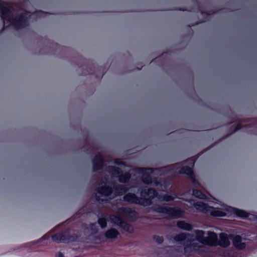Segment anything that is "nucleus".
I'll list each match as a JSON object with an SVG mask.
<instances>
[{
	"mask_svg": "<svg viewBox=\"0 0 257 257\" xmlns=\"http://www.w3.org/2000/svg\"><path fill=\"white\" fill-rule=\"evenodd\" d=\"M123 196V200L128 203L139 204L143 206H149L153 199L169 202L177 198L175 194H159L156 190L148 188L146 186L139 185L129 189L122 186L116 187L107 179L102 181L99 185L96 194V200L99 202H107L117 196Z\"/></svg>",
	"mask_w": 257,
	"mask_h": 257,
	"instance_id": "1",
	"label": "nucleus"
},
{
	"mask_svg": "<svg viewBox=\"0 0 257 257\" xmlns=\"http://www.w3.org/2000/svg\"><path fill=\"white\" fill-rule=\"evenodd\" d=\"M194 233L196 235L190 233H182L176 235L174 237L175 242L178 245H181V248L178 251H182L183 249L184 253L189 254L192 251H197L199 250L197 244H205L207 243V238L205 237V231L202 230H195Z\"/></svg>",
	"mask_w": 257,
	"mask_h": 257,
	"instance_id": "2",
	"label": "nucleus"
},
{
	"mask_svg": "<svg viewBox=\"0 0 257 257\" xmlns=\"http://www.w3.org/2000/svg\"><path fill=\"white\" fill-rule=\"evenodd\" d=\"M189 202L193 205L198 211L210 214L214 217H223L227 214L229 215L234 214L241 218H245L248 216V213L245 211L224 204H221L220 207H218V206H209L201 201L192 202L189 201Z\"/></svg>",
	"mask_w": 257,
	"mask_h": 257,
	"instance_id": "3",
	"label": "nucleus"
},
{
	"mask_svg": "<svg viewBox=\"0 0 257 257\" xmlns=\"http://www.w3.org/2000/svg\"><path fill=\"white\" fill-rule=\"evenodd\" d=\"M0 13H1V17L3 20L4 25L8 24V26L14 23L15 25V29H19L26 26L27 22L23 15L20 16L16 20L11 22V14L10 10L4 6L1 3H0Z\"/></svg>",
	"mask_w": 257,
	"mask_h": 257,
	"instance_id": "4",
	"label": "nucleus"
},
{
	"mask_svg": "<svg viewBox=\"0 0 257 257\" xmlns=\"http://www.w3.org/2000/svg\"><path fill=\"white\" fill-rule=\"evenodd\" d=\"M118 166H120L121 169L117 167L109 166L108 168V171L111 174L112 179L114 180V178L118 179L120 183H125L130 179V174L128 172L123 173L121 170L123 169L125 171H130L131 169L129 167L124 165L123 163L116 161L114 162Z\"/></svg>",
	"mask_w": 257,
	"mask_h": 257,
	"instance_id": "5",
	"label": "nucleus"
},
{
	"mask_svg": "<svg viewBox=\"0 0 257 257\" xmlns=\"http://www.w3.org/2000/svg\"><path fill=\"white\" fill-rule=\"evenodd\" d=\"M166 170V168L155 169L150 168H136L133 171L137 174H139L142 180V182L146 184H154L157 186L159 184L156 181H153L152 178L155 175H158L160 172H163Z\"/></svg>",
	"mask_w": 257,
	"mask_h": 257,
	"instance_id": "6",
	"label": "nucleus"
},
{
	"mask_svg": "<svg viewBox=\"0 0 257 257\" xmlns=\"http://www.w3.org/2000/svg\"><path fill=\"white\" fill-rule=\"evenodd\" d=\"M153 210L156 212L162 213L174 218L181 217L184 214V211L179 208L170 207L159 205L154 206Z\"/></svg>",
	"mask_w": 257,
	"mask_h": 257,
	"instance_id": "7",
	"label": "nucleus"
},
{
	"mask_svg": "<svg viewBox=\"0 0 257 257\" xmlns=\"http://www.w3.org/2000/svg\"><path fill=\"white\" fill-rule=\"evenodd\" d=\"M230 239L235 248L242 249L245 247V243L242 242V238L239 235H230Z\"/></svg>",
	"mask_w": 257,
	"mask_h": 257,
	"instance_id": "8",
	"label": "nucleus"
},
{
	"mask_svg": "<svg viewBox=\"0 0 257 257\" xmlns=\"http://www.w3.org/2000/svg\"><path fill=\"white\" fill-rule=\"evenodd\" d=\"M206 238L207 242L205 243V244L214 246H217L218 245V236L216 233L211 231H208Z\"/></svg>",
	"mask_w": 257,
	"mask_h": 257,
	"instance_id": "9",
	"label": "nucleus"
},
{
	"mask_svg": "<svg viewBox=\"0 0 257 257\" xmlns=\"http://www.w3.org/2000/svg\"><path fill=\"white\" fill-rule=\"evenodd\" d=\"M104 164V161L100 155H96L93 159V170L97 171L101 168Z\"/></svg>",
	"mask_w": 257,
	"mask_h": 257,
	"instance_id": "10",
	"label": "nucleus"
},
{
	"mask_svg": "<svg viewBox=\"0 0 257 257\" xmlns=\"http://www.w3.org/2000/svg\"><path fill=\"white\" fill-rule=\"evenodd\" d=\"M119 234V232L117 229L110 228L106 231L104 236L107 240H112L116 239Z\"/></svg>",
	"mask_w": 257,
	"mask_h": 257,
	"instance_id": "11",
	"label": "nucleus"
},
{
	"mask_svg": "<svg viewBox=\"0 0 257 257\" xmlns=\"http://www.w3.org/2000/svg\"><path fill=\"white\" fill-rule=\"evenodd\" d=\"M230 236L228 237L226 234L221 233L219 235L218 245L222 247H227L230 244Z\"/></svg>",
	"mask_w": 257,
	"mask_h": 257,
	"instance_id": "12",
	"label": "nucleus"
},
{
	"mask_svg": "<svg viewBox=\"0 0 257 257\" xmlns=\"http://www.w3.org/2000/svg\"><path fill=\"white\" fill-rule=\"evenodd\" d=\"M174 173H177V170H173ZM180 174H184L188 175L193 181L195 180V176L192 169L189 167H184L178 171Z\"/></svg>",
	"mask_w": 257,
	"mask_h": 257,
	"instance_id": "13",
	"label": "nucleus"
},
{
	"mask_svg": "<svg viewBox=\"0 0 257 257\" xmlns=\"http://www.w3.org/2000/svg\"><path fill=\"white\" fill-rule=\"evenodd\" d=\"M177 226L180 229L186 231H191L193 229V226L189 223H188L184 220L178 221L177 222Z\"/></svg>",
	"mask_w": 257,
	"mask_h": 257,
	"instance_id": "14",
	"label": "nucleus"
},
{
	"mask_svg": "<svg viewBox=\"0 0 257 257\" xmlns=\"http://www.w3.org/2000/svg\"><path fill=\"white\" fill-rule=\"evenodd\" d=\"M117 213L120 215H123L126 216H130L134 214V211L128 207H121L117 209Z\"/></svg>",
	"mask_w": 257,
	"mask_h": 257,
	"instance_id": "15",
	"label": "nucleus"
},
{
	"mask_svg": "<svg viewBox=\"0 0 257 257\" xmlns=\"http://www.w3.org/2000/svg\"><path fill=\"white\" fill-rule=\"evenodd\" d=\"M52 239L54 241L56 242H66V239L65 236L61 233H58L54 235L52 237Z\"/></svg>",
	"mask_w": 257,
	"mask_h": 257,
	"instance_id": "16",
	"label": "nucleus"
},
{
	"mask_svg": "<svg viewBox=\"0 0 257 257\" xmlns=\"http://www.w3.org/2000/svg\"><path fill=\"white\" fill-rule=\"evenodd\" d=\"M109 220L114 225L120 227L122 220L115 215H112L109 216Z\"/></svg>",
	"mask_w": 257,
	"mask_h": 257,
	"instance_id": "17",
	"label": "nucleus"
},
{
	"mask_svg": "<svg viewBox=\"0 0 257 257\" xmlns=\"http://www.w3.org/2000/svg\"><path fill=\"white\" fill-rule=\"evenodd\" d=\"M119 227L128 232H132L133 231V227L124 221H122Z\"/></svg>",
	"mask_w": 257,
	"mask_h": 257,
	"instance_id": "18",
	"label": "nucleus"
},
{
	"mask_svg": "<svg viewBox=\"0 0 257 257\" xmlns=\"http://www.w3.org/2000/svg\"><path fill=\"white\" fill-rule=\"evenodd\" d=\"M192 195L194 197L201 199H205L206 197L205 195H204L201 191H198L197 190H194L192 192Z\"/></svg>",
	"mask_w": 257,
	"mask_h": 257,
	"instance_id": "19",
	"label": "nucleus"
},
{
	"mask_svg": "<svg viewBox=\"0 0 257 257\" xmlns=\"http://www.w3.org/2000/svg\"><path fill=\"white\" fill-rule=\"evenodd\" d=\"M98 223L102 228H105L107 225L106 216H103L98 219Z\"/></svg>",
	"mask_w": 257,
	"mask_h": 257,
	"instance_id": "20",
	"label": "nucleus"
},
{
	"mask_svg": "<svg viewBox=\"0 0 257 257\" xmlns=\"http://www.w3.org/2000/svg\"><path fill=\"white\" fill-rule=\"evenodd\" d=\"M154 240L158 244H161L164 241L163 237L159 235H155L153 237Z\"/></svg>",
	"mask_w": 257,
	"mask_h": 257,
	"instance_id": "21",
	"label": "nucleus"
},
{
	"mask_svg": "<svg viewBox=\"0 0 257 257\" xmlns=\"http://www.w3.org/2000/svg\"><path fill=\"white\" fill-rule=\"evenodd\" d=\"M89 228L90 230L92 231L93 232H96L97 231V229L96 228V223H92L90 224Z\"/></svg>",
	"mask_w": 257,
	"mask_h": 257,
	"instance_id": "22",
	"label": "nucleus"
},
{
	"mask_svg": "<svg viewBox=\"0 0 257 257\" xmlns=\"http://www.w3.org/2000/svg\"><path fill=\"white\" fill-rule=\"evenodd\" d=\"M56 257H64V255L61 252H59L56 255Z\"/></svg>",
	"mask_w": 257,
	"mask_h": 257,
	"instance_id": "23",
	"label": "nucleus"
},
{
	"mask_svg": "<svg viewBox=\"0 0 257 257\" xmlns=\"http://www.w3.org/2000/svg\"><path fill=\"white\" fill-rule=\"evenodd\" d=\"M176 165H173L172 166H171L169 167L168 168H169V169L174 170V169L176 168Z\"/></svg>",
	"mask_w": 257,
	"mask_h": 257,
	"instance_id": "24",
	"label": "nucleus"
},
{
	"mask_svg": "<svg viewBox=\"0 0 257 257\" xmlns=\"http://www.w3.org/2000/svg\"><path fill=\"white\" fill-rule=\"evenodd\" d=\"M240 128V126L239 125H237L235 129V131H236L237 130H238L239 128Z\"/></svg>",
	"mask_w": 257,
	"mask_h": 257,
	"instance_id": "25",
	"label": "nucleus"
},
{
	"mask_svg": "<svg viewBox=\"0 0 257 257\" xmlns=\"http://www.w3.org/2000/svg\"><path fill=\"white\" fill-rule=\"evenodd\" d=\"M164 188H165L167 189V185H166V184H164Z\"/></svg>",
	"mask_w": 257,
	"mask_h": 257,
	"instance_id": "26",
	"label": "nucleus"
}]
</instances>
